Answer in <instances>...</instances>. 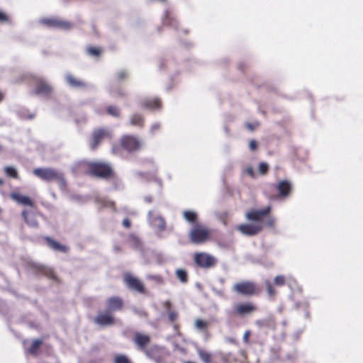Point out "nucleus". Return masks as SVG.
I'll use <instances>...</instances> for the list:
<instances>
[{
	"label": "nucleus",
	"mask_w": 363,
	"mask_h": 363,
	"mask_svg": "<svg viewBox=\"0 0 363 363\" xmlns=\"http://www.w3.org/2000/svg\"><path fill=\"white\" fill-rule=\"evenodd\" d=\"M43 239L45 241L47 245L50 249H52L55 251L63 252V253H67L69 250V247L58 242L57 241L55 240L54 239H52V238H50L49 236H45V237H44Z\"/></svg>",
	"instance_id": "nucleus-20"
},
{
	"label": "nucleus",
	"mask_w": 363,
	"mask_h": 363,
	"mask_svg": "<svg viewBox=\"0 0 363 363\" xmlns=\"http://www.w3.org/2000/svg\"><path fill=\"white\" fill-rule=\"evenodd\" d=\"M4 172H5L6 174L8 177H11V178H13V179H18V172L13 167H9V166L6 167L4 168Z\"/></svg>",
	"instance_id": "nucleus-37"
},
{
	"label": "nucleus",
	"mask_w": 363,
	"mask_h": 363,
	"mask_svg": "<svg viewBox=\"0 0 363 363\" xmlns=\"http://www.w3.org/2000/svg\"><path fill=\"white\" fill-rule=\"evenodd\" d=\"M106 112L113 117L118 118L121 116L120 108L116 106H108L106 108Z\"/></svg>",
	"instance_id": "nucleus-34"
},
{
	"label": "nucleus",
	"mask_w": 363,
	"mask_h": 363,
	"mask_svg": "<svg viewBox=\"0 0 363 363\" xmlns=\"http://www.w3.org/2000/svg\"><path fill=\"white\" fill-rule=\"evenodd\" d=\"M175 275L177 279L182 284H186L189 281L187 272L184 269H177L175 271Z\"/></svg>",
	"instance_id": "nucleus-29"
},
{
	"label": "nucleus",
	"mask_w": 363,
	"mask_h": 363,
	"mask_svg": "<svg viewBox=\"0 0 363 363\" xmlns=\"http://www.w3.org/2000/svg\"><path fill=\"white\" fill-rule=\"evenodd\" d=\"M246 172L247 173L251 176V177H253L254 176V171H253V169L252 167H248L247 169H246Z\"/></svg>",
	"instance_id": "nucleus-55"
},
{
	"label": "nucleus",
	"mask_w": 363,
	"mask_h": 363,
	"mask_svg": "<svg viewBox=\"0 0 363 363\" xmlns=\"http://www.w3.org/2000/svg\"><path fill=\"white\" fill-rule=\"evenodd\" d=\"M112 137L111 133L106 128H97L93 130L89 140V147L92 150H96L101 143L106 138Z\"/></svg>",
	"instance_id": "nucleus-6"
},
{
	"label": "nucleus",
	"mask_w": 363,
	"mask_h": 363,
	"mask_svg": "<svg viewBox=\"0 0 363 363\" xmlns=\"http://www.w3.org/2000/svg\"><path fill=\"white\" fill-rule=\"evenodd\" d=\"M194 261L197 267L203 269L213 267L217 263L216 259L206 252H196L194 255Z\"/></svg>",
	"instance_id": "nucleus-7"
},
{
	"label": "nucleus",
	"mask_w": 363,
	"mask_h": 363,
	"mask_svg": "<svg viewBox=\"0 0 363 363\" xmlns=\"http://www.w3.org/2000/svg\"><path fill=\"white\" fill-rule=\"evenodd\" d=\"M257 311V307L252 302L238 303L233 308V313L235 315L244 317L250 315Z\"/></svg>",
	"instance_id": "nucleus-12"
},
{
	"label": "nucleus",
	"mask_w": 363,
	"mask_h": 363,
	"mask_svg": "<svg viewBox=\"0 0 363 363\" xmlns=\"http://www.w3.org/2000/svg\"><path fill=\"white\" fill-rule=\"evenodd\" d=\"M65 81L72 88H85L87 86L85 82L77 79L71 73H67L65 75Z\"/></svg>",
	"instance_id": "nucleus-21"
},
{
	"label": "nucleus",
	"mask_w": 363,
	"mask_h": 363,
	"mask_svg": "<svg viewBox=\"0 0 363 363\" xmlns=\"http://www.w3.org/2000/svg\"><path fill=\"white\" fill-rule=\"evenodd\" d=\"M2 150V147L0 145V151H1Z\"/></svg>",
	"instance_id": "nucleus-59"
},
{
	"label": "nucleus",
	"mask_w": 363,
	"mask_h": 363,
	"mask_svg": "<svg viewBox=\"0 0 363 363\" xmlns=\"http://www.w3.org/2000/svg\"><path fill=\"white\" fill-rule=\"evenodd\" d=\"M28 267L33 270L35 274H42L47 278L52 280H57V277L55 275V271L52 268L34 262L28 263Z\"/></svg>",
	"instance_id": "nucleus-10"
},
{
	"label": "nucleus",
	"mask_w": 363,
	"mask_h": 363,
	"mask_svg": "<svg viewBox=\"0 0 363 363\" xmlns=\"http://www.w3.org/2000/svg\"><path fill=\"white\" fill-rule=\"evenodd\" d=\"M123 225L126 228H129L131 226V222L128 218H124L123 220Z\"/></svg>",
	"instance_id": "nucleus-50"
},
{
	"label": "nucleus",
	"mask_w": 363,
	"mask_h": 363,
	"mask_svg": "<svg viewBox=\"0 0 363 363\" xmlns=\"http://www.w3.org/2000/svg\"><path fill=\"white\" fill-rule=\"evenodd\" d=\"M40 22L43 25L51 28H57L67 30L72 28V24L70 22L57 17L43 18L40 19Z\"/></svg>",
	"instance_id": "nucleus-9"
},
{
	"label": "nucleus",
	"mask_w": 363,
	"mask_h": 363,
	"mask_svg": "<svg viewBox=\"0 0 363 363\" xmlns=\"http://www.w3.org/2000/svg\"><path fill=\"white\" fill-rule=\"evenodd\" d=\"M270 212L271 206H269L262 210L251 209L246 213L245 217L247 220L254 222V223L262 224L264 217L269 216Z\"/></svg>",
	"instance_id": "nucleus-11"
},
{
	"label": "nucleus",
	"mask_w": 363,
	"mask_h": 363,
	"mask_svg": "<svg viewBox=\"0 0 363 363\" xmlns=\"http://www.w3.org/2000/svg\"><path fill=\"white\" fill-rule=\"evenodd\" d=\"M5 99V94L0 90V103H1Z\"/></svg>",
	"instance_id": "nucleus-56"
},
{
	"label": "nucleus",
	"mask_w": 363,
	"mask_h": 363,
	"mask_svg": "<svg viewBox=\"0 0 363 363\" xmlns=\"http://www.w3.org/2000/svg\"><path fill=\"white\" fill-rule=\"evenodd\" d=\"M195 326L199 330H206L208 327V323L201 319H196L195 320Z\"/></svg>",
	"instance_id": "nucleus-40"
},
{
	"label": "nucleus",
	"mask_w": 363,
	"mask_h": 363,
	"mask_svg": "<svg viewBox=\"0 0 363 363\" xmlns=\"http://www.w3.org/2000/svg\"><path fill=\"white\" fill-rule=\"evenodd\" d=\"M140 105L144 109L160 110L162 106V103L158 97L146 98L140 101Z\"/></svg>",
	"instance_id": "nucleus-19"
},
{
	"label": "nucleus",
	"mask_w": 363,
	"mask_h": 363,
	"mask_svg": "<svg viewBox=\"0 0 363 363\" xmlns=\"http://www.w3.org/2000/svg\"><path fill=\"white\" fill-rule=\"evenodd\" d=\"M91 363H97V362H91Z\"/></svg>",
	"instance_id": "nucleus-60"
},
{
	"label": "nucleus",
	"mask_w": 363,
	"mask_h": 363,
	"mask_svg": "<svg viewBox=\"0 0 363 363\" xmlns=\"http://www.w3.org/2000/svg\"><path fill=\"white\" fill-rule=\"evenodd\" d=\"M256 325L259 327H264L267 326L269 324L267 323L266 320H257Z\"/></svg>",
	"instance_id": "nucleus-51"
},
{
	"label": "nucleus",
	"mask_w": 363,
	"mask_h": 363,
	"mask_svg": "<svg viewBox=\"0 0 363 363\" xmlns=\"http://www.w3.org/2000/svg\"><path fill=\"white\" fill-rule=\"evenodd\" d=\"M42 340L39 339H35L33 340L30 347H29V353L33 355H36L38 350L40 349V345H42Z\"/></svg>",
	"instance_id": "nucleus-32"
},
{
	"label": "nucleus",
	"mask_w": 363,
	"mask_h": 363,
	"mask_svg": "<svg viewBox=\"0 0 363 363\" xmlns=\"http://www.w3.org/2000/svg\"><path fill=\"white\" fill-rule=\"evenodd\" d=\"M4 183V180L2 179H0V186L3 185Z\"/></svg>",
	"instance_id": "nucleus-58"
},
{
	"label": "nucleus",
	"mask_w": 363,
	"mask_h": 363,
	"mask_svg": "<svg viewBox=\"0 0 363 363\" xmlns=\"http://www.w3.org/2000/svg\"><path fill=\"white\" fill-rule=\"evenodd\" d=\"M242 234L247 236H254L259 234L263 230V224L261 223H245L237 227Z\"/></svg>",
	"instance_id": "nucleus-14"
},
{
	"label": "nucleus",
	"mask_w": 363,
	"mask_h": 363,
	"mask_svg": "<svg viewBox=\"0 0 363 363\" xmlns=\"http://www.w3.org/2000/svg\"><path fill=\"white\" fill-rule=\"evenodd\" d=\"M183 215L184 218L190 223H195L197 220V214L194 211H186Z\"/></svg>",
	"instance_id": "nucleus-35"
},
{
	"label": "nucleus",
	"mask_w": 363,
	"mask_h": 363,
	"mask_svg": "<svg viewBox=\"0 0 363 363\" xmlns=\"http://www.w3.org/2000/svg\"><path fill=\"white\" fill-rule=\"evenodd\" d=\"M10 197L16 202L33 207L34 206L33 201L26 196H23L17 192H13L10 194Z\"/></svg>",
	"instance_id": "nucleus-24"
},
{
	"label": "nucleus",
	"mask_w": 363,
	"mask_h": 363,
	"mask_svg": "<svg viewBox=\"0 0 363 363\" xmlns=\"http://www.w3.org/2000/svg\"><path fill=\"white\" fill-rule=\"evenodd\" d=\"M114 96L117 97H125L127 96V93L124 89H120L114 91Z\"/></svg>",
	"instance_id": "nucleus-43"
},
{
	"label": "nucleus",
	"mask_w": 363,
	"mask_h": 363,
	"mask_svg": "<svg viewBox=\"0 0 363 363\" xmlns=\"http://www.w3.org/2000/svg\"><path fill=\"white\" fill-rule=\"evenodd\" d=\"M128 238H129V241L131 243L132 247L134 249H139L141 247V245H142L141 242L139 240L138 237H137L136 235H135L133 234H130V235H129Z\"/></svg>",
	"instance_id": "nucleus-36"
},
{
	"label": "nucleus",
	"mask_w": 363,
	"mask_h": 363,
	"mask_svg": "<svg viewBox=\"0 0 363 363\" xmlns=\"http://www.w3.org/2000/svg\"><path fill=\"white\" fill-rule=\"evenodd\" d=\"M233 290L236 294L244 296H252L259 294V289L257 284L250 281H242L235 283Z\"/></svg>",
	"instance_id": "nucleus-4"
},
{
	"label": "nucleus",
	"mask_w": 363,
	"mask_h": 363,
	"mask_svg": "<svg viewBox=\"0 0 363 363\" xmlns=\"http://www.w3.org/2000/svg\"><path fill=\"white\" fill-rule=\"evenodd\" d=\"M277 189L280 196L286 197L289 195L291 191V185L287 180H281L278 182Z\"/></svg>",
	"instance_id": "nucleus-23"
},
{
	"label": "nucleus",
	"mask_w": 363,
	"mask_h": 363,
	"mask_svg": "<svg viewBox=\"0 0 363 363\" xmlns=\"http://www.w3.org/2000/svg\"><path fill=\"white\" fill-rule=\"evenodd\" d=\"M152 279L157 281V282L159 283H162L163 282V279L161 276L160 275H155V276H153L152 277Z\"/></svg>",
	"instance_id": "nucleus-52"
},
{
	"label": "nucleus",
	"mask_w": 363,
	"mask_h": 363,
	"mask_svg": "<svg viewBox=\"0 0 363 363\" xmlns=\"http://www.w3.org/2000/svg\"><path fill=\"white\" fill-rule=\"evenodd\" d=\"M145 119L143 114L135 113L130 116L129 125L131 126L143 128L145 126Z\"/></svg>",
	"instance_id": "nucleus-22"
},
{
	"label": "nucleus",
	"mask_w": 363,
	"mask_h": 363,
	"mask_svg": "<svg viewBox=\"0 0 363 363\" xmlns=\"http://www.w3.org/2000/svg\"><path fill=\"white\" fill-rule=\"evenodd\" d=\"M124 306V301L119 296H111L106 300L107 311L110 313L121 311Z\"/></svg>",
	"instance_id": "nucleus-18"
},
{
	"label": "nucleus",
	"mask_w": 363,
	"mask_h": 363,
	"mask_svg": "<svg viewBox=\"0 0 363 363\" xmlns=\"http://www.w3.org/2000/svg\"><path fill=\"white\" fill-rule=\"evenodd\" d=\"M84 169V174L104 180L115 178L116 173L112 164L104 161L86 162L81 164Z\"/></svg>",
	"instance_id": "nucleus-1"
},
{
	"label": "nucleus",
	"mask_w": 363,
	"mask_h": 363,
	"mask_svg": "<svg viewBox=\"0 0 363 363\" xmlns=\"http://www.w3.org/2000/svg\"><path fill=\"white\" fill-rule=\"evenodd\" d=\"M86 53L93 57H99L101 54V49L94 46H88L86 49Z\"/></svg>",
	"instance_id": "nucleus-33"
},
{
	"label": "nucleus",
	"mask_w": 363,
	"mask_h": 363,
	"mask_svg": "<svg viewBox=\"0 0 363 363\" xmlns=\"http://www.w3.org/2000/svg\"><path fill=\"white\" fill-rule=\"evenodd\" d=\"M9 21V17L6 13L0 11V23H5Z\"/></svg>",
	"instance_id": "nucleus-47"
},
{
	"label": "nucleus",
	"mask_w": 363,
	"mask_h": 363,
	"mask_svg": "<svg viewBox=\"0 0 363 363\" xmlns=\"http://www.w3.org/2000/svg\"><path fill=\"white\" fill-rule=\"evenodd\" d=\"M199 357L206 363H209L211 360V355L206 351L200 350L199 352Z\"/></svg>",
	"instance_id": "nucleus-41"
},
{
	"label": "nucleus",
	"mask_w": 363,
	"mask_h": 363,
	"mask_svg": "<svg viewBox=\"0 0 363 363\" xmlns=\"http://www.w3.org/2000/svg\"><path fill=\"white\" fill-rule=\"evenodd\" d=\"M113 363H132V362L125 354H117L114 357Z\"/></svg>",
	"instance_id": "nucleus-38"
},
{
	"label": "nucleus",
	"mask_w": 363,
	"mask_h": 363,
	"mask_svg": "<svg viewBox=\"0 0 363 363\" xmlns=\"http://www.w3.org/2000/svg\"><path fill=\"white\" fill-rule=\"evenodd\" d=\"M269 170V165L266 162L259 164V172L261 174H266Z\"/></svg>",
	"instance_id": "nucleus-42"
},
{
	"label": "nucleus",
	"mask_w": 363,
	"mask_h": 363,
	"mask_svg": "<svg viewBox=\"0 0 363 363\" xmlns=\"http://www.w3.org/2000/svg\"><path fill=\"white\" fill-rule=\"evenodd\" d=\"M162 23L166 26L172 27H177L178 25L177 21L172 15L171 12L169 10H167L164 12V16L162 18Z\"/></svg>",
	"instance_id": "nucleus-27"
},
{
	"label": "nucleus",
	"mask_w": 363,
	"mask_h": 363,
	"mask_svg": "<svg viewBox=\"0 0 363 363\" xmlns=\"http://www.w3.org/2000/svg\"><path fill=\"white\" fill-rule=\"evenodd\" d=\"M148 221L151 226L159 232H163L166 229V221L162 216L155 215L153 211L148 212Z\"/></svg>",
	"instance_id": "nucleus-17"
},
{
	"label": "nucleus",
	"mask_w": 363,
	"mask_h": 363,
	"mask_svg": "<svg viewBox=\"0 0 363 363\" xmlns=\"http://www.w3.org/2000/svg\"><path fill=\"white\" fill-rule=\"evenodd\" d=\"M94 321L100 326H110L115 324L116 322L112 313L107 310L99 312Z\"/></svg>",
	"instance_id": "nucleus-15"
},
{
	"label": "nucleus",
	"mask_w": 363,
	"mask_h": 363,
	"mask_svg": "<svg viewBox=\"0 0 363 363\" xmlns=\"http://www.w3.org/2000/svg\"><path fill=\"white\" fill-rule=\"evenodd\" d=\"M21 216L23 218L24 221L32 228H38V222L36 218V216L33 213H29L26 210H23L21 213Z\"/></svg>",
	"instance_id": "nucleus-25"
},
{
	"label": "nucleus",
	"mask_w": 363,
	"mask_h": 363,
	"mask_svg": "<svg viewBox=\"0 0 363 363\" xmlns=\"http://www.w3.org/2000/svg\"><path fill=\"white\" fill-rule=\"evenodd\" d=\"M245 125H246V128L247 129H249L250 130L253 131L254 130H255L258 127L259 123H257V122L253 123H247Z\"/></svg>",
	"instance_id": "nucleus-44"
},
{
	"label": "nucleus",
	"mask_w": 363,
	"mask_h": 363,
	"mask_svg": "<svg viewBox=\"0 0 363 363\" xmlns=\"http://www.w3.org/2000/svg\"><path fill=\"white\" fill-rule=\"evenodd\" d=\"M35 87V94L37 95L49 96L52 91V87L43 78H35L34 79Z\"/></svg>",
	"instance_id": "nucleus-16"
},
{
	"label": "nucleus",
	"mask_w": 363,
	"mask_h": 363,
	"mask_svg": "<svg viewBox=\"0 0 363 363\" xmlns=\"http://www.w3.org/2000/svg\"><path fill=\"white\" fill-rule=\"evenodd\" d=\"M229 342L233 343V344H235L236 343V341L235 340L233 339V338H230L229 339Z\"/></svg>",
	"instance_id": "nucleus-57"
},
{
	"label": "nucleus",
	"mask_w": 363,
	"mask_h": 363,
	"mask_svg": "<svg viewBox=\"0 0 363 363\" xmlns=\"http://www.w3.org/2000/svg\"><path fill=\"white\" fill-rule=\"evenodd\" d=\"M210 235L211 231L206 226L196 225L190 232L189 238L194 244H202L209 240Z\"/></svg>",
	"instance_id": "nucleus-5"
},
{
	"label": "nucleus",
	"mask_w": 363,
	"mask_h": 363,
	"mask_svg": "<svg viewBox=\"0 0 363 363\" xmlns=\"http://www.w3.org/2000/svg\"><path fill=\"white\" fill-rule=\"evenodd\" d=\"M286 283V277L284 275L276 276L274 279V284L277 286H282Z\"/></svg>",
	"instance_id": "nucleus-39"
},
{
	"label": "nucleus",
	"mask_w": 363,
	"mask_h": 363,
	"mask_svg": "<svg viewBox=\"0 0 363 363\" xmlns=\"http://www.w3.org/2000/svg\"><path fill=\"white\" fill-rule=\"evenodd\" d=\"M141 143L140 140L130 134L123 135L117 143L112 145L111 152L118 156H122L124 152L133 153L140 150Z\"/></svg>",
	"instance_id": "nucleus-2"
},
{
	"label": "nucleus",
	"mask_w": 363,
	"mask_h": 363,
	"mask_svg": "<svg viewBox=\"0 0 363 363\" xmlns=\"http://www.w3.org/2000/svg\"><path fill=\"white\" fill-rule=\"evenodd\" d=\"M33 173L41 180L48 182H56L62 189H65L67 186L64 174L55 169L50 167L35 168L33 169Z\"/></svg>",
	"instance_id": "nucleus-3"
},
{
	"label": "nucleus",
	"mask_w": 363,
	"mask_h": 363,
	"mask_svg": "<svg viewBox=\"0 0 363 363\" xmlns=\"http://www.w3.org/2000/svg\"><path fill=\"white\" fill-rule=\"evenodd\" d=\"M267 225L269 227H273L274 225V220L273 218H269L267 221Z\"/></svg>",
	"instance_id": "nucleus-54"
},
{
	"label": "nucleus",
	"mask_w": 363,
	"mask_h": 363,
	"mask_svg": "<svg viewBox=\"0 0 363 363\" xmlns=\"http://www.w3.org/2000/svg\"><path fill=\"white\" fill-rule=\"evenodd\" d=\"M123 281L129 289L139 294L145 293V288L143 283L130 273H125L123 276Z\"/></svg>",
	"instance_id": "nucleus-8"
},
{
	"label": "nucleus",
	"mask_w": 363,
	"mask_h": 363,
	"mask_svg": "<svg viewBox=\"0 0 363 363\" xmlns=\"http://www.w3.org/2000/svg\"><path fill=\"white\" fill-rule=\"evenodd\" d=\"M251 335L250 330H246L243 335L242 340L244 343L247 344L249 342V338Z\"/></svg>",
	"instance_id": "nucleus-46"
},
{
	"label": "nucleus",
	"mask_w": 363,
	"mask_h": 363,
	"mask_svg": "<svg viewBox=\"0 0 363 363\" xmlns=\"http://www.w3.org/2000/svg\"><path fill=\"white\" fill-rule=\"evenodd\" d=\"M164 306L166 308L167 315L169 323H174L177 322L179 318V313L177 311L172 309L171 302L169 301H166L164 303Z\"/></svg>",
	"instance_id": "nucleus-26"
},
{
	"label": "nucleus",
	"mask_w": 363,
	"mask_h": 363,
	"mask_svg": "<svg viewBox=\"0 0 363 363\" xmlns=\"http://www.w3.org/2000/svg\"><path fill=\"white\" fill-rule=\"evenodd\" d=\"M257 143L255 140H251L249 143V147L252 151H255L257 149Z\"/></svg>",
	"instance_id": "nucleus-45"
},
{
	"label": "nucleus",
	"mask_w": 363,
	"mask_h": 363,
	"mask_svg": "<svg viewBox=\"0 0 363 363\" xmlns=\"http://www.w3.org/2000/svg\"><path fill=\"white\" fill-rule=\"evenodd\" d=\"M160 128V123H154L152 125L151 128H150V131L151 133H154L155 131L158 130Z\"/></svg>",
	"instance_id": "nucleus-49"
},
{
	"label": "nucleus",
	"mask_w": 363,
	"mask_h": 363,
	"mask_svg": "<svg viewBox=\"0 0 363 363\" xmlns=\"http://www.w3.org/2000/svg\"><path fill=\"white\" fill-rule=\"evenodd\" d=\"M128 72L127 70L122 69L117 72L115 74V82L118 84L122 83L128 78Z\"/></svg>",
	"instance_id": "nucleus-30"
},
{
	"label": "nucleus",
	"mask_w": 363,
	"mask_h": 363,
	"mask_svg": "<svg viewBox=\"0 0 363 363\" xmlns=\"http://www.w3.org/2000/svg\"><path fill=\"white\" fill-rule=\"evenodd\" d=\"M172 324L173 325V328H174L175 333L178 335H181L179 324L177 322L172 323Z\"/></svg>",
	"instance_id": "nucleus-48"
},
{
	"label": "nucleus",
	"mask_w": 363,
	"mask_h": 363,
	"mask_svg": "<svg viewBox=\"0 0 363 363\" xmlns=\"http://www.w3.org/2000/svg\"><path fill=\"white\" fill-rule=\"evenodd\" d=\"M264 284L266 286V291L269 297L271 299L274 300L275 296L277 295V291L275 290L273 284L269 280L265 281Z\"/></svg>",
	"instance_id": "nucleus-31"
},
{
	"label": "nucleus",
	"mask_w": 363,
	"mask_h": 363,
	"mask_svg": "<svg viewBox=\"0 0 363 363\" xmlns=\"http://www.w3.org/2000/svg\"><path fill=\"white\" fill-rule=\"evenodd\" d=\"M137 314H138L140 316L147 318L148 316V314L145 311H138L136 312Z\"/></svg>",
	"instance_id": "nucleus-53"
},
{
	"label": "nucleus",
	"mask_w": 363,
	"mask_h": 363,
	"mask_svg": "<svg viewBox=\"0 0 363 363\" xmlns=\"http://www.w3.org/2000/svg\"><path fill=\"white\" fill-rule=\"evenodd\" d=\"M96 201L101 208H111L113 211H116V203L113 201L106 198H99L96 199Z\"/></svg>",
	"instance_id": "nucleus-28"
},
{
	"label": "nucleus",
	"mask_w": 363,
	"mask_h": 363,
	"mask_svg": "<svg viewBox=\"0 0 363 363\" xmlns=\"http://www.w3.org/2000/svg\"><path fill=\"white\" fill-rule=\"evenodd\" d=\"M132 341L139 350L145 352L151 342V337L148 334L136 331L133 333Z\"/></svg>",
	"instance_id": "nucleus-13"
}]
</instances>
